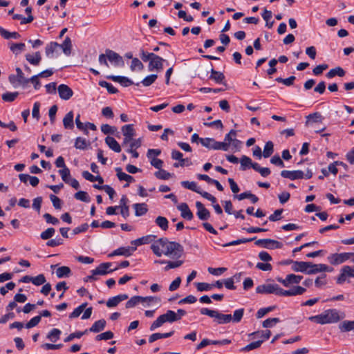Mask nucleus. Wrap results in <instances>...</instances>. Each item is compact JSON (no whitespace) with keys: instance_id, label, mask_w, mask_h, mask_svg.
Masks as SVG:
<instances>
[{"instance_id":"nucleus-1","label":"nucleus","mask_w":354,"mask_h":354,"mask_svg":"<svg viewBox=\"0 0 354 354\" xmlns=\"http://www.w3.org/2000/svg\"><path fill=\"white\" fill-rule=\"evenodd\" d=\"M151 249L158 257L162 254L172 258H179L183 252V246L178 243L169 241L166 238H160L155 241Z\"/></svg>"},{"instance_id":"nucleus-2","label":"nucleus","mask_w":354,"mask_h":354,"mask_svg":"<svg viewBox=\"0 0 354 354\" xmlns=\"http://www.w3.org/2000/svg\"><path fill=\"white\" fill-rule=\"evenodd\" d=\"M344 317V313L340 312L335 308H332L326 310L319 315L309 317L308 319L317 324L324 325L337 323Z\"/></svg>"},{"instance_id":"nucleus-3","label":"nucleus","mask_w":354,"mask_h":354,"mask_svg":"<svg viewBox=\"0 0 354 354\" xmlns=\"http://www.w3.org/2000/svg\"><path fill=\"white\" fill-rule=\"evenodd\" d=\"M202 315H207L214 319L217 324H225L232 322V315L223 314L218 310L203 308L200 310Z\"/></svg>"},{"instance_id":"nucleus-4","label":"nucleus","mask_w":354,"mask_h":354,"mask_svg":"<svg viewBox=\"0 0 354 354\" xmlns=\"http://www.w3.org/2000/svg\"><path fill=\"white\" fill-rule=\"evenodd\" d=\"M177 321L176 313L173 310H169L166 313L159 316L151 325L150 330H154L156 328L160 327L166 322L172 323Z\"/></svg>"},{"instance_id":"nucleus-5","label":"nucleus","mask_w":354,"mask_h":354,"mask_svg":"<svg viewBox=\"0 0 354 354\" xmlns=\"http://www.w3.org/2000/svg\"><path fill=\"white\" fill-rule=\"evenodd\" d=\"M256 292L259 294H274L281 296V288L277 284L265 283L258 286Z\"/></svg>"},{"instance_id":"nucleus-6","label":"nucleus","mask_w":354,"mask_h":354,"mask_svg":"<svg viewBox=\"0 0 354 354\" xmlns=\"http://www.w3.org/2000/svg\"><path fill=\"white\" fill-rule=\"evenodd\" d=\"M17 75H10L8 77L10 82L17 87L18 86H25L29 83V80L24 77L21 69L19 67L16 68Z\"/></svg>"},{"instance_id":"nucleus-7","label":"nucleus","mask_w":354,"mask_h":354,"mask_svg":"<svg viewBox=\"0 0 354 354\" xmlns=\"http://www.w3.org/2000/svg\"><path fill=\"white\" fill-rule=\"evenodd\" d=\"M121 131L124 136L122 146L124 147L133 139V137L136 136V131L133 128V124H131L122 126Z\"/></svg>"},{"instance_id":"nucleus-8","label":"nucleus","mask_w":354,"mask_h":354,"mask_svg":"<svg viewBox=\"0 0 354 354\" xmlns=\"http://www.w3.org/2000/svg\"><path fill=\"white\" fill-rule=\"evenodd\" d=\"M105 53L107 59L115 67H123L124 66L123 58L118 53L110 49H106Z\"/></svg>"},{"instance_id":"nucleus-9","label":"nucleus","mask_w":354,"mask_h":354,"mask_svg":"<svg viewBox=\"0 0 354 354\" xmlns=\"http://www.w3.org/2000/svg\"><path fill=\"white\" fill-rule=\"evenodd\" d=\"M301 275H297L295 274H289L286 275L285 279L277 277V280L285 287H290L292 284H298L302 280Z\"/></svg>"},{"instance_id":"nucleus-10","label":"nucleus","mask_w":354,"mask_h":354,"mask_svg":"<svg viewBox=\"0 0 354 354\" xmlns=\"http://www.w3.org/2000/svg\"><path fill=\"white\" fill-rule=\"evenodd\" d=\"M351 255L352 253L347 252L332 254L328 257V260L333 265H339L348 260Z\"/></svg>"},{"instance_id":"nucleus-11","label":"nucleus","mask_w":354,"mask_h":354,"mask_svg":"<svg viewBox=\"0 0 354 354\" xmlns=\"http://www.w3.org/2000/svg\"><path fill=\"white\" fill-rule=\"evenodd\" d=\"M255 245L262 246L268 249L281 248L283 244L276 240L270 239H259L255 241Z\"/></svg>"},{"instance_id":"nucleus-12","label":"nucleus","mask_w":354,"mask_h":354,"mask_svg":"<svg viewBox=\"0 0 354 354\" xmlns=\"http://www.w3.org/2000/svg\"><path fill=\"white\" fill-rule=\"evenodd\" d=\"M163 62L165 59L160 56L154 54L153 58L149 63L148 70L149 71H160L163 68Z\"/></svg>"},{"instance_id":"nucleus-13","label":"nucleus","mask_w":354,"mask_h":354,"mask_svg":"<svg viewBox=\"0 0 354 354\" xmlns=\"http://www.w3.org/2000/svg\"><path fill=\"white\" fill-rule=\"evenodd\" d=\"M111 266L112 263L110 262L102 263L95 270H91V273L96 275H105L118 269V268L111 269Z\"/></svg>"},{"instance_id":"nucleus-14","label":"nucleus","mask_w":354,"mask_h":354,"mask_svg":"<svg viewBox=\"0 0 354 354\" xmlns=\"http://www.w3.org/2000/svg\"><path fill=\"white\" fill-rule=\"evenodd\" d=\"M347 277H354V268L345 266L341 270V274L337 278V283L339 284L343 283Z\"/></svg>"},{"instance_id":"nucleus-15","label":"nucleus","mask_w":354,"mask_h":354,"mask_svg":"<svg viewBox=\"0 0 354 354\" xmlns=\"http://www.w3.org/2000/svg\"><path fill=\"white\" fill-rule=\"evenodd\" d=\"M333 268L325 264H314L309 262L308 274H316L321 272H331Z\"/></svg>"},{"instance_id":"nucleus-16","label":"nucleus","mask_w":354,"mask_h":354,"mask_svg":"<svg viewBox=\"0 0 354 354\" xmlns=\"http://www.w3.org/2000/svg\"><path fill=\"white\" fill-rule=\"evenodd\" d=\"M57 91L59 97L64 100H68L73 95V90L66 84H60Z\"/></svg>"},{"instance_id":"nucleus-17","label":"nucleus","mask_w":354,"mask_h":354,"mask_svg":"<svg viewBox=\"0 0 354 354\" xmlns=\"http://www.w3.org/2000/svg\"><path fill=\"white\" fill-rule=\"evenodd\" d=\"M283 178H288L291 180L304 178V173L301 170L288 171L283 170L281 172Z\"/></svg>"},{"instance_id":"nucleus-18","label":"nucleus","mask_w":354,"mask_h":354,"mask_svg":"<svg viewBox=\"0 0 354 354\" xmlns=\"http://www.w3.org/2000/svg\"><path fill=\"white\" fill-rule=\"evenodd\" d=\"M196 207L197 208L196 215L200 220L206 221L209 218L210 212L207 208L205 207L202 203L197 201L196 203Z\"/></svg>"},{"instance_id":"nucleus-19","label":"nucleus","mask_w":354,"mask_h":354,"mask_svg":"<svg viewBox=\"0 0 354 354\" xmlns=\"http://www.w3.org/2000/svg\"><path fill=\"white\" fill-rule=\"evenodd\" d=\"M306 291L305 288L301 286H294L289 290H283L281 288V296L290 297L303 295Z\"/></svg>"},{"instance_id":"nucleus-20","label":"nucleus","mask_w":354,"mask_h":354,"mask_svg":"<svg viewBox=\"0 0 354 354\" xmlns=\"http://www.w3.org/2000/svg\"><path fill=\"white\" fill-rule=\"evenodd\" d=\"M178 209L180 212L181 216L190 221L193 218L194 215L192 211L190 210L188 205L185 203H183L178 206Z\"/></svg>"},{"instance_id":"nucleus-21","label":"nucleus","mask_w":354,"mask_h":354,"mask_svg":"<svg viewBox=\"0 0 354 354\" xmlns=\"http://www.w3.org/2000/svg\"><path fill=\"white\" fill-rule=\"evenodd\" d=\"M106 78L113 82H118L125 87L133 84V82L131 80L124 76L108 75L106 76Z\"/></svg>"},{"instance_id":"nucleus-22","label":"nucleus","mask_w":354,"mask_h":354,"mask_svg":"<svg viewBox=\"0 0 354 354\" xmlns=\"http://www.w3.org/2000/svg\"><path fill=\"white\" fill-rule=\"evenodd\" d=\"M136 250V247H121L118 249L114 250L111 254H110L109 257H113L115 255H122L125 257H129L132 254V253Z\"/></svg>"},{"instance_id":"nucleus-23","label":"nucleus","mask_w":354,"mask_h":354,"mask_svg":"<svg viewBox=\"0 0 354 354\" xmlns=\"http://www.w3.org/2000/svg\"><path fill=\"white\" fill-rule=\"evenodd\" d=\"M292 268L295 272H301L308 274L309 262L292 261Z\"/></svg>"},{"instance_id":"nucleus-24","label":"nucleus","mask_w":354,"mask_h":354,"mask_svg":"<svg viewBox=\"0 0 354 354\" xmlns=\"http://www.w3.org/2000/svg\"><path fill=\"white\" fill-rule=\"evenodd\" d=\"M209 79L214 80L217 84L226 85L225 82V75L220 71H215L214 68L211 70Z\"/></svg>"},{"instance_id":"nucleus-25","label":"nucleus","mask_w":354,"mask_h":354,"mask_svg":"<svg viewBox=\"0 0 354 354\" xmlns=\"http://www.w3.org/2000/svg\"><path fill=\"white\" fill-rule=\"evenodd\" d=\"M105 142L109 146V147L113 151L116 153H119L121 151V146L114 138L107 136L105 138Z\"/></svg>"},{"instance_id":"nucleus-26","label":"nucleus","mask_w":354,"mask_h":354,"mask_svg":"<svg viewBox=\"0 0 354 354\" xmlns=\"http://www.w3.org/2000/svg\"><path fill=\"white\" fill-rule=\"evenodd\" d=\"M73 112L72 111H69L66 115L64 116L63 119V125L64 127L66 129H73L74 127L73 124Z\"/></svg>"},{"instance_id":"nucleus-27","label":"nucleus","mask_w":354,"mask_h":354,"mask_svg":"<svg viewBox=\"0 0 354 354\" xmlns=\"http://www.w3.org/2000/svg\"><path fill=\"white\" fill-rule=\"evenodd\" d=\"M183 261H166L164 260H155L154 263L158 264H165L167 263L166 267L165 268V270L167 271L171 268H176L180 267L183 264Z\"/></svg>"},{"instance_id":"nucleus-28","label":"nucleus","mask_w":354,"mask_h":354,"mask_svg":"<svg viewBox=\"0 0 354 354\" xmlns=\"http://www.w3.org/2000/svg\"><path fill=\"white\" fill-rule=\"evenodd\" d=\"M133 207L135 209V215L136 216H141L145 215L147 211V204L142 203H135L133 205Z\"/></svg>"},{"instance_id":"nucleus-29","label":"nucleus","mask_w":354,"mask_h":354,"mask_svg":"<svg viewBox=\"0 0 354 354\" xmlns=\"http://www.w3.org/2000/svg\"><path fill=\"white\" fill-rule=\"evenodd\" d=\"M346 74V71L340 66L335 67L330 69L327 73L326 77L329 79L334 77L335 76L344 77Z\"/></svg>"},{"instance_id":"nucleus-30","label":"nucleus","mask_w":354,"mask_h":354,"mask_svg":"<svg viewBox=\"0 0 354 354\" xmlns=\"http://www.w3.org/2000/svg\"><path fill=\"white\" fill-rule=\"evenodd\" d=\"M26 59L30 64L37 66L41 62V57L39 52H36L34 55L27 54Z\"/></svg>"},{"instance_id":"nucleus-31","label":"nucleus","mask_w":354,"mask_h":354,"mask_svg":"<svg viewBox=\"0 0 354 354\" xmlns=\"http://www.w3.org/2000/svg\"><path fill=\"white\" fill-rule=\"evenodd\" d=\"M106 326V321L103 319L96 321L89 328L90 332L99 333Z\"/></svg>"},{"instance_id":"nucleus-32","label":"nucleus","mask_w":354,"mask_h":354,"mask_svg":"<svg viewBox=\"0 0 354 354\" xmlns=\"http://www.w3.org/2000/svg\"><path fill=\"white\" fill-rule=\"evenodd\" d=\"M339 329L341 332H349L354 330V320L353 321H343L339 324Z\"/></svg>"},{"instance_id":"nucleus-33","label":"nucleus","mask_w":354,"mask_h":354,"mask_svg":"<svg viewBox=\"0 0 354 354\" xmlns=\"http://www.w3.org/2000/svg\"><path fill=\"white\" fill-rule=\"evenodd\" d=\"M63 50V53L66 55H69L71 53L72 44L71 40L68 37H66L62 44H59V47Z\"/></svg>"},{"instance_id":"nucleus-34","label":"nucleus","mask_w":354,"mask_h":354,"mask_svg":"<svg viewBox=\"0 0 354 354\" xmlns=\"http://www.w3.org/2000/svg\"><path fill=\"white\" fill-rule=\"evenodd\" d=\"M115 171H117V176L120 181L124 180L127 181V183H131L134 181V178L123 172L120 167H117L115 169Z\"/></svg>"},{"instance_id":"nucleus-35","label":"nucleus","mask_w":354,"mask_h":354,"mask_svg":"<svg viewBox=\"0 0 354 354\" xmlns=\"http://www.w3.org/2000/svg\"><path fill=\"white\" fill-rule=\"evenodd\" d=\"M174 333V331L172 330V331H170L169 333H153L149 336V342L150 343H152L159 339L169 337L173 335Z\"/></svg>"},{"instance_id":"nucleus-36","label":"nucleus","mask_w":354,"mask_h":354,"mask_svg":"<svg viewBox=\"0 0 354 354\" xmlns=\"http://www.w3.org/2000/svg\"><path fill=\"white\" fill-rule=\"evenodd\" d=\"M25 44L24 43H10L9 47L10 50L16 55L20 54L25 50Z\"/></svg>"},{"instance_id":"nucleus-37","label":"nucleus","mask_w":354,"mask_h":354,"mask_svg":"<svg viewBox=\"0 0 354 354\" xmlns=\"http://www.w3.org/2000/svg\"><path fill=\"white\" fill-rule=\"evenodd\" d=\"M0 35L6 39H9L11 38L13 39H19L20 37V35L17 32H9L4 29L2 27H0Z\"/></svg>"},{"instance_id":"nucleus-38","label":"nucleus","mask_w":354,"mask_h":354,"mask_svg":"<svg viewBox=\"0 0 354 354\" xmlns=\"http://www.w3.org/2000/svg\"><path fill=\"white\" fill-rule=\"evenodd\" d=\"M152 241L151 236H145L141 238L133 240L131 242V245H133V247H137L138 245H141L143 244H147Z\"/></svg>"},{"instance_id":"nucleus-39","label":"nucleus","mask_w":354,"mask_h":354,"mask_svg":"<svg viewBox=\"0 0 354 354\" xmlns=\"http://www.w3.org/2000/svg\"><path fill=\"white\" fill-rule=\"evenodd\" d=\"M215 142H216V140L214 138H210L200 139V142L201 143V145L203 147H205L207 149H209L215 150V147H216Z\"/></svg>"},{"instance_id":"nucleus-40","label":"nucleus","mask_w":354,"mask_h":354,"mask_svg":"<svg viewBox=\"0 0 354 354\" xmlns=\"http://www.w3.org/2000/svg\"><path fill=\"white\" fill-rule=\"evenodd\" d=\"M156 225L161 228V230L165 231L168 229V220L161 216H158L155 221Z\"/></svg>"},{"instance_id":"nucleus-41","label":"nucleus","mask_w":354,"mask_h":354,"mask_svg":"<svg viewBox=\"0 0 354 354\" xmlns=\"http://www.w3.org/2000/svg\"><path fill=\"white\" fill-rule=\"evenodd\" d=\"M59 47V44L57 42H50L46 46V55L47 57H50L54 52Z\"/></svg>"},{"instance_id":"nucleus-42","label":"nucleus","mask_w":354,"mask_h":354,"mask_svg":"<svg viewBox=\"0 0 354 354\" xmlns=\"http://www.w3.org/2000/svg\"><path fill=\"white\" fill-rule=\"evenodd\" d=\"M273 151H274V145H273L272 142H271V141L267 142L266 143L264 149H263V156H264V158H268L272 154Z\"/></svg>"},{"instance_id":"nucleus-43","label":"nucleus","mask_w":354,"mask_h":354,"mask_svg":"<svg viewBox=\"0 0 354 354\" xmlns=\"http://www.w3.org/2000/svg\"><path fill=\"white\" fill-rule=\"evenodd\" d=\"M88 145V141L83 138L77 137L75 142V147L78 149H85Z\"/></svg>"},{"instance_id":"nucleus-44","label":"nucleus","mask_w":354,"mask_h":354,"mask_svg":"<svg viewBox=\"0 0 354 354\" xmlns=\"http://www.w3.org/2000/svg\"><path fill=\"white\" fill-rule=\"evenodd\" d=\"M181 185L186 189H190L192 191H194L198 194L200 192V189L197 186V184L194 182H189V181H182Z\"/></svg>"},{"instance_id":"nucleus-45","label":"nucleus","mask_w":354,"mask_h":354,"mask_svg":"<svg viewBox=\"0 0 354 354\" xmlns=\"http://www.w3.org/2000/svg\"><path fill=\"white\" fill-rule=\"evenodd\" d=\"M130 68L132 71L136 70L142 71L144 68V65L139 59L135 57L132 59Z\"/></svg>"},{"instance_id":"nucleus-46","label":"nucleus","mask_w":354,"mask_h":354,"mask_svg":"<svg viewBox=\"0 0 354 354\" xmlns=\"http://www.w3.org/2000/svg\"><path fill=\"white\" fill-rule=\"evenodd\" d=\"M263 340H258L256 342H251L250 344H248L245 347L242 348L241 349V351H250L256 348H258L261 346V344L263 343Z\"/></svg>"},{"instance_id":"nucleus-47","label":"nucleus","mask_w":354,"mask_h":354,"mask_svg":"<svg viewBox=\"0 0 354 354\" xmlns=\"http://www.w3.org/2000/svg\"><path fill=\"white\" fill-rule=\"evenodd\" d=\"M244 314V309L239 308L236 310L234 312L233 315H232V322L234 323H239L241 321Z\"/></svg>"},{"instance_id":"nucleus-48","label":"nucleus","mask_w":354,"mask_h":354,"mask_svg":"<svg viewBox=\"0 0 354 354\" xmlns=\"http://www.w3.org/2000/svg\"><path fill=\"white\" fill-rule=\"evenodd\" d=\"M99 85L102 87L106 88L109 93L114 94L118 92V90L115 88L111 83L106 81H100Z\"/></svg>"},{"instance_id":"nucleus-49","label":"nucleus","mask_w":354,"mask_h":354,"mask_svg":"<svg viewBox=\"0 0 354 354\" xmlns=\"http://www.w3.org/2000/svg\"><path fill=\"white\" fill-rule=\"evenodd\" d=\"M71 273V269L67 266H62L57 268L56 274L57 277H67Z\"/></svg>"},{"instance_id":"nucleus-50","label":"nucleus","mask_w":354,"mask_h":354,"mask_svg":"<svg viewBox=\"0 0 354 354\" xmlns=\"http://www.w3.org/2000/svg\"><path fill=\"white\" fill-rule=\"evenodd\" d=\"M61 330L57 328H53L51 330L47 335V338L52 342H56L59 339Z\"/></svg>"},{"instance_id":"nucleus-51","label":"nucleus","mask_w":354,"mask_h":354,"mask_svg":"<svg viewBox=\"0 0 354 354\" xmlns=\"http://www.w3.org/2000/svg\"><path fill=\"white\" fill-rule=\"evenodd\" d=\"M59 174H60L63 181H64L66 183H69L71 173L69 169L67 167L62 169H59Z\"/></svg>"},{"instance_id":"nucleus-52","label":"nucleus","mask_w":354,"mask_h":354,"mask_svg":"<svg viewBox=\"0 0 354 354\" xmlns=\"http://www.w3.org/2000/svg\"><path fill=\"white\" fill-rule=\"evenodd\" d=\"M157 78V75L152 74L145 77L141 82V83L145 86H149L156 80Z\"/></svg>"},{"instance_id":"nucleus-53","label":"nucleus","mask_w":354,"mask_h":354,"mask_svg":"<svg viewBox=\"0 0 354 354\" xmlns=\"http://www.w3.org/2000/svg\"><path fill=\"white\" fill-rule=\"evenodd\" d=\"M154 175L157 178L162 180H168L171 176L170 173L162 169H159L158 171H156Z\"/></svg>"},{"instance_id":"nucleus-54","label":"nucleus","mask_w":354,"mask_h":354,"mask_svg":"<svg viewBox=\"0 0 354 354\" xmlns=\"http://www.w3.org/2000/svg\"><path fill=\"white\" fill-rule=\"evenodd\" d=\"M74 197L79 201L83 202H89L90 198L87 192L84 191H79L75 194Z\"/></svg>"},{"instance_id":"nucleus-55","label":"nucleus","mask_w":354,"mask_h":354,"mask_svg":"<svg viewBox=\"0 0 354 354\" xmlns=\"http://www.w3.org/2000/svg\"><path fill=\"white\" fill-rule=\"evenodd\" d=\"M141 296H133L127 303L126 308H131L141 303Z\"/></svg>"},{"instance_id":"nucleus-56","label":"nucleus","mask_w":354,"mask_h":354,"mask_svg":"<svg viewBox=\"0 0 354 354\" xmlns=\"http://www.w3.org/2000/svg\"><path fill=\"white\" fill-rule=\"evenodd\" d=\"M280 322V319L279 318L274 317V318H268L266 320H264L262 323V326L263 328H272L277 323H279Z\"/></svg>"},{"instance_id":"nucleus-57","label":"nucleus","mask_w":354,"mask_h":354,"mask_svg":"<svg viewBox=\"0 0 354 354\" xmlns=\"http://www.w3.org/2000/svg\"><path fill=\"white\" fill-rule=\"evenodd\" d=\"M18 95H19L18 92H13V93L7 92V93H3L1 96V97H2L3 100H4L5 102H13L17 98Z\"/></svg>"},{"instance_id":"nucleus-58","label":"nucleus","mask_w":354,"mask_h":354,"mask_svg":"<svg viewBox=\"0 0 354 354\" xmlns=\"http://www.w3.org/2000/svg\"><path fill=\"white\" fill-rule=\"evenodd\" d=\"M113 337V333L111 331L109 330V331L102 333L100 335H97L95 337V340L96 341L109 340V339H112Z\"/></svg>"},{"instance_id":"nucleus-59","label":"nucleus","mask_w":354,"mask_h":354,"mask_svg":"<svg viewBox=\"0 0 354 354\" xmlns=\"http://www.w3.org/2000/svg\"><path fill=\"white\" fill-rule=\"evenodd\" d=\"M295 78L296 77L295 76H290L286 79H283L281 77H277L275 79V80L277 82L282 83L284 85L289 86L294 84V81H295Z\"/></svg>"},{"instance_id":"nucleus-60","label":"nucleus","mask_w":354,"mask_h":354,"mask_svg":"<svg viewBox=\"0 0 354 354\" xmlns=\"http://www.w3.org/2000/svg\"><path fill=\"white\" fill-rule=\"evenodd\" d=\"M274 308H275L274 306H270L268 308H260L256 314L257 318V319L262 318L266 314H268V313L273 310L274 309Z\"/></svg>"},{"instance_id":"nucleus-61","label":"nucleus","mask_w":354,"mask_h":354,"mask_svg":"<svg viewBox=\"0 0 354 354\" xmlns=\"http://www.w3.org/2000/svg\"><path fill=\"white\" fill-rule=\"evenodd\" d=\"M241 162V168L242 170H245L247 167H250L252 165V160L246 156H243L240 160Z\"/></svg>"},{"instance_id":"nucleus-62","label":"nucleus","mask_w":354,"mask_h":354,"mask_svg":"<svg viewBox=\"0 0 354 354\" xmlns=\"http://www.w3.org/2000/svg\"><path fill=\"white\" fill-rule=\"evenodd\" d=\"M101 131L104 134H113L116 131L115 127H112L108 124H104L101 126Z\"/></svg>"},{"instance_id":"nucleus-63","label":"nucleus","mask_w":354,"mask_h":354,"mask_svg":"<svg viewBox=\"0 0 354 354\" xmlns=\"http://www.w3.org/2000/svg\"><path fill=\"white\" fill-rule=\"evenodd\" d=\"M55 232V230L54 228L49 227L47 230H46L45 231L42 232L41 233L40 236L42 239L46 240V239L51 238L54 235Z\"/></svg>"},{"instance_id":"nucleus-64","label":"nucleus","mask_w":354,"mask_h":354,"mask_svg":"<svg viewBox=\"0 0 354 354\" xmlns=\"http://www.w3.org/2000/svg\"><path fill=\"white\" fill-rule=\"evenodd\" d=\"M46 282V278L43 274L32 277V283L35 286H40Z\"/></svg>"}]
</instances>
